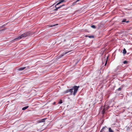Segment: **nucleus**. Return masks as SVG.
I'll use <instances>...</instances> for the list:
<instances>
[{
    "mask_svg": "<svg viewBox=\"0 0 132 132\" xmlns=\"http://www.w3.org/2000/svg\"><path fill=\"white\" fill-rule=\"evenodd\" d=\"M28 35V33H24V34H21L20 36H18V37L14 39V40H18L23 38V37H26Z\"/></svg>",
    "mask_w": 132,
    "mask_h": 132,
    "instance_id": "f257e3e1",
    "label": "nucleus"
},
{
    "mask_svg": "<svg viewBox=\"0 0 132 132\" xmlns=\"http://www.w3.org/2000/svg\"><path fill=\"white\" fill-rule=\"evenodd\" d=\"M28 35V33H24V34H21L20 36H18V37L14 39V40H18L23 38V37H26Z\"/></svg>",
    "mask_w": 132,
    "mask_h": 132,
    "instance_id": "f03ea898",
    "label": "nucleus"
},
{
    "mask_svg": "<svg viewBox=\"0 0 132 132\" xmlns=\"http://www.w3.org/2000/svg\"><path fill=\"white\" fill-rule=\"evenodd\" d=\"M79 87V86H75L72 88L70 89L69 90H68L67 91H72L73 90H74V91H77Z\"/></svg>",
    "mask_w": 132,
    "mask_h": 132,
    "instance_id": "7ed1b4c3",
    "label": "nucleus"
},
{
    "mask_svg": "<svg viewBox=\"0 0 132 132\" xmlns=\"http://www.w3.org/2000/svg\"><path fill=\"white\" fill-rule=\"evenodd\" d=\"M108 109V108L106 107L105 106L104 107L103 109L102 110V113L103 114L105 113L106 111Z\"/></svg>",
    "mask_w": 132,
    "mask_h": 132,
    "instance_id": "20e7f679",
    "label": "nucleus"
},
{
    "mask_svg": "<svg viewBox=\"0 0 132 132\" xmlns=\"http://www.w3.org/2000/svg\"><path fill=\"white\" fill-rule=\"evenodd\" d=\"M65 2V1H64V0H60V2H59L58 3L56 4V5H55V7H56V6L57 5H58L60 4V3H62V2Z\"/></svg>",
    "mask_w": 132,
    "mask_h": 132,
    "instance_id": "39448f33",
    "label": "nucleus"
},
{
    "mask_svg": "<svg viewBox=\"0 0 132 132\" xmlns=\"http://www.w3.org/2000/svg\"><path fill=\"white\" fill-rule=\"evenodd\" d=\"M73 91H65V92L64 93L66 94L68 93H69V95H71L73 93Z\"/></svg>",
    "mask_w": 132,
    "mask_h": 132,
    "instance_id": "423d86ee",
    "label": "nucleus"
},
{
    "mask_svg": "<svg viewBox=\"0 0 132 132\" xmlns=\"http://www.w3.org/2000/svg\"><path fill=\"white\" fill-rule=\"evenodd\" d=\"M46 119V118L43 119L42 120H39V122H44L45 121V120Z\"/></svg>",
    "mask_w": 132,
    "mask_h": 132,
    "instance_id": "0eeeda50",
    "label": "nucleus"
},
{
    "mask_svg": "<svg viewBox=\"0 0 132 132\" xmlns=\"http://www.w3.org/2000/svg\"><path fill=\"white\" fill-rule=\"evenodd\" d=\"M26 68V67H24L22 68H18V70H23Z\"/></svg>",
    "mask_w": 132,
    "mask_h": 132,
    "instance_id": "6e6552de",
    "label": "nucleus"
},
{
    "mask_svg": "<svg viewBox=\"0 0 132 132\" xmlns=\"http://www.w3.org/2000/svg\"><path fill=\"white\" fill-rule=\"evenodd\" d=\"M106 128V126H105V127H103L102 129L100 130V132H102L103 131H104V130Z\"/></svg>",
    "mask_w": 132,
    "mask_h": 132,
    "instance_id": "1a4fd4ad",
    "label": "nucleus"
},
{
    "mask_svg": "<svg viewBox=\"0 0 132 132\" xmlns=\"http://www.w3.org/2000/svg\"><path fill=\"white\" fill-rule=\"evenodd\" d=\"M28 106H26L22 108V110H25L27 109L28 108Z\"/></svg>",
    "mask_w": 132,
    "mask_h": 132,
    "instance_id": "9d476101",
    "label": "nucleus"
},
{
    "mask_svg": "<svg viewBox=\"0 0 132 132\" xmlns=\"http://www.w3.org/2000/svg\"><path fill=\"white\" fill-rule=\"evenodd\" d=\"M64 5H62L60 6L59 7H57V8L56 7V9L55 10V11H57L58 10V9H59L62 6H64Z\"/></svg>",
    "mask_w": 132,
    "mask_h": 132,
    "instance_id": "9b49d317",
    "label": "nucleus"
},
{
    "mask_svg": "<svg viewBox=\"0 0 132 132\" xmlns=\"http://www.w3.org/2000/svg\"><path fill=\"white\" fill-rule=\"evenodd\" d=\"M85 36L86 37H88L89 38H93L94 37V36H88V35H86V36Z\"/></svg>",
    "mask_w": 132,
    "mask_h": 132,
    "instance_id": "f8f14e48",
    "label": "nucleus"
},
{
    "mask_svg": "<svg viewBox=\"0 0 132 132\" xmlns=\"http://www.w3.org/2000/svg\"><path fill=\"white\" fill-rule=\"evenodd\" d=\"M123 54H125L126 53V51L125 48L123 50Z\"/></svg>",
    "mask_w": 132,
    "mask_h": 132,
    "instance_id": "ddd939ff",
    "label": "nucleus"
},
{
    "mask_svg": "<svg viewBox=\"0 0 132 132\" xmlns=\"http://www.w3.org/2000/svg\"><path fill=\"white\" fill-rule=\"evenodd\" d=\"M109 132H113V131L111 129V128H109Z\"/></svg>",
    "mask_w": 132,
    "mask_h": 132,
    "instance_id": "4468645a",
    "label": "nucleus"
},
{
    "mask_svg": "<svg viewBox=\"0 0 132 132\" xmlns=\"http://www.w3.org/2000/svg\"><path fill=\"white\" fill-rule=\"evenodd\" d=\"M126 19H123L122 21V22H126L127 23H128V22H129V21H126Z\"/></svg>",
    "mask_w": 132,
    "mask_h": 132,
    "instance_id": "2eb2a0df",
    "label": "nucleus"
},
{
    "mask_svg": "<svg viewBox=\"0 0 132 132\" xmlns=\"http://www.w3.org/2000/svg\"><path fill=\"white\" fill-rule=\"evenodd\" d=\"M58 25V24H54V25H49V27H53V26H55L56 25Z\"/></svg>",
    "mask_w": 132,
    "mask_h": 132,
    "instance_id": "dca6fc26",
    "label": "nucleus"
},
{
    "mask_svg": "<svg viewBox=\"0 0 132 132\" xmlns=\"http://www.w3.org/2000/svg\"><path fill=\"white\" fill-rule=\"evenodd\" d=\"M108 58V56L107 57V59L105 61V64L104 65L105 66L107 64Z\"/></svg>",
    "mask_w": 132,
    "mask_h": 132,
    "instance_id": "f3484780",
    "label": "nucleus"
},
{
    "mask_svg": "<svg viewBox=\"0 0 132 132\" xmlns=\"http://www.w3.org/2000/svg\"><path fill=\"white\" fill-rule=\"evenodd\" d=\"M91 27L93 28H96V27L94 25H92L91 26Z\"/></svg>",
    "mask_w": 132,
    "mask_h": 132,
    "instance_id": "a211bd4d",
    "label": "nucleus"
},
{
    "mask_svg": "<svg viewBox=\"0 0 132 132\" xmlns=\"http://www.w3.org/2000/svg\"><path fill=\"white\" fill-rule=\"evenodd\" d=\"M62 103V100H61L59 102V103L60 104H61Z\"/></svg>",
    "mask_w": 132,
    "mask_h": 132,
    "instance_id": "6ab92c4d",
    "label": "nucleus"
},
{
    "mask_svg": "<svg viewBox=\"0 0 132 132\" xmlns=\"http://www.w3.org/2000/svg\"><path fill=\"white\" fill-rule=\"evenodd\" d=\"M77 91H73V94L74 95H75L76 94Z\"/></svg>",
    "mask_w": 132,
    "mask_h": 132,
    "instance_id": "aec40b11",
    "label": "nucleus"
},
{
    "mask_svg": "<svg viewBox=\"0 0 132 132\" xmlns=\"http://www.w3.org/2000/svg\"><path fill=\"white\" fill-rule=\"evenodd\" d=\"M127 61H123V64H125L127 63Z\"/></svg>",
    "mask_w": 132,
    "mask_h": 132,
    "instance_id": "412c9836",
    "label": "nucleus"
},
{
    "mask_svg": "<svg viewBox=\"0 0 132 132\" xmlns=\"http://www.w3.org/2000/svg\"><path fill=\"white\" fill-rule=\"evenodd\" d=\"M5 29H2V30H0V32H1V31H4V30H5Z\"/></svg>",
    "mask_w": 132,
    "mask_h": 132,
    "instance_id": "4be33fe9",
    "label": "nucleus"
},
{
    "mask_svg": "<svg viewBox=\"0 0 132 132\" xmlns=\"http://www.w3.org/2000/svg\"><path fill=\"white\" fill-rule=\"evenodd\" d=\"M121 90V88H119L118 89V90Z\"/></svg>",
    "mask_w": 132,
    "mask_h": 132,
    "instance_id": "5701e85b",
    "label": "nucleus"
},
{
    "mask_svg": "<svg viewBox=\"0 0 132 132\" xmlns=\"http://www.w3.org/2000/svg\"><path fill=\"white\" fill-rule=\"evenodd\" d=\"M69 52H69H66V53H65V54H67V53H68V52Z\"/></svg>",
    "mask_w": 132,
    "mask_h": 132,
    "instance_id": "b1692460",
    "label": "nucleus"
},
{
    "mask_svg": "<svg viewBox=\"0 0 132 132\" xmlns=\"http://www.w3.org/2000/svg\"><path fill=\"white\" fill-rule=\"evenodd\" d=\"M55 102H54L53 103V104H55Z\"/></svg>",
    "mask_w": 132,
    "mask_h": 132,
    "instance_id": "393cba45",
    "label": "nucleus"
}]
</instances>
